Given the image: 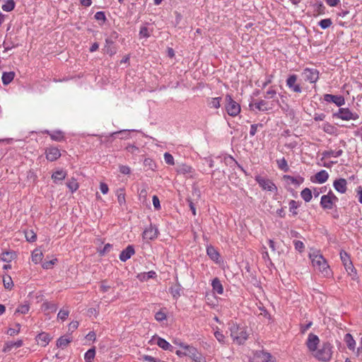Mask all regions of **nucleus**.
Returning a JSON list of instances; mask_svg holds the SVG:
<instances>
[{
  "instance_id": "nucleus-1",
  "label": "nucleus",
  "mask_w": 362,
  "mask_h": 362,
  "mask_svg": "<svg viewBox=\"0 0 362 362\" xmlns=\"http://www.w3.org/2000/svg\"><path fill=\"white\" fill-rule=\"evenodd\" d=\"M309 257L311 259L312 264L315 270L320 272L324 276H327L329 274V267L320 254L319 250H312L309 253Z\"/></svg>"
},
{
  "instance_id": "nucleus-2",
  "label": "nucleus",
  "mask_w": 362,
  "mask_h": 362,
  "mask_svg": "<svg viewBox=\"0 0 362 362\" xmlns=\"http://www.w3.org/2000/svg\"><path fill=\"white\" fill-rule=\"evenodd\" d=\"M230 336L233 341L238 344H243L247 339L248 334L243 327H240L237 325H233L230 327Z\"/></svg>"
},
{
  "instance_id": "nucleus-3",
  "label": "nucleus",
  "mask_w": 362,
  "mask_h": 362,
  "mask_svg": "<svg viewBox=\"0 0 362 362\" xmlns=\"http://www.w3.org/2000/svg\"><path fill=\"white\" fill-rule=\"evenodd\" d=\"M225 100V107L227 113L232 117L237 116L240 112V105L233 100L230 95H226Z\"/></svg>"
},
{
  "instance_id": "nucleus-4",
  "label": "nucleus",
  "mask_w": 362,
  "mask_h": 362,
  "mask_svg": "<svg viewBox=\"0 0 362 362\" xmlns=\"http://www.w3.org/2000/svg\"><path fill=\"white\" fill-rule=\"evenodd\" d=\"M314 356L318 360L327 361L331 358V345L329 343L323 344L322 347L315 351Z\"/></svg>"
},
{
  "instance_id": "nucleus-5",
  "label": "nucleus",
  "mask_w": 362,
  "mask_h": 362,
  "mask_svg": "<svg viewBox=\"0 0 362 362\" xmlns=\"http://www.w3.org/2000/svg\"><path fill=\"white\" fill-rule=\"evenodd\" d=\"M180 346L182 347L185 351V356H188L196 362H204V358L198 352L196 348L189 345H185L184 344H180Z\"/></svg>"
},
{
  "instance_id": "nucleus-6",
  "label": "nucleus",
  "mask_w": 362,
  "mask_h": 362,
  "mask_svg": "<svg viewBox=\"0 0 362 362\" xmlns=\"http://www.w3.org/2000/svg\"><path fill=\"white\" fill-rule=\"evenodd\" d=\"M340 257L346 271L348 272L349 275L353 276L352 279H354V276L356 275V269L353 266V264L350 259V257L345 251H341Z\"/></svg>"
},
{
  "instance_id": "nucleus-7",
  "label": "nucleus",
  "mask_w": 362,
  "mask_h": 362,
  "mask_svg": "<svg viewBox=\"0 0 362 362\" xmlns=\"http://www.w3.org/2000/svg\"><path fill=\"white\" fill-rule=\"evenodd\" d=\"M337 201L338 198L330 191L327 194L322 196L320 204L324 209H332L334 203Z\"/></svg>"
},
{
  "instance_id": "nucleus-8",
  "label": "nucleus",
  "mask_w": 362,
  "mask_h": 362,
  "mask_svg": "<svg viewBox=\"0 0 362 362\" xmlns=\"http://www.w3.org/2000/svg\"><path fill=\"white\" fill-rule=\"evenodd\" d=\"M255 180L263 189L268 190L270 192L277 191V187H276L274 183L269 180V179H266L261 176H256Z\"/></svg>"
},
{
  "instance_id": "nucleus-9",
  "label": "nucleus",
  "mask_w": 362,
  "mask_h": 362,
  "mask_svg": "<svg viewBox=\"0 0 362 362\" xmlns=\"http://www.w3.org/2000/svg\"><path fill=\"white\" fill-rule=\"evenodd\" d=\"M304 78L310 83H315L319 78V71L316 69L306 68L303 72Z\"/></svg>"
},
{
  "instance_id": "nucleus-10",
  "label": "nucleus",
  "mask_w": 362,
  "mask_h": 362,
  "mask_svg": "<svg viewBox=\"0 0 362 362\" xmlns=\"http://www.w3.org/2000/svg\"><path fill=\"white\" fill-rule=\"evenodd\" d=\"M335 116L343 120L356 119L357 118V115L352 113L348 108H340Z\"/></svg>"
},
{
  "instance_id": "nucleus-11",
  "label": "nucleus",
  "mask_w": 362,
  "mask_h": 362,
  "mask_svg": "<svg viewBox=\"0 0 362 362\" xmlns=\"http://www.w3.org/2000/svg\"><path fill=\"white\" fill-rule=\"evenodd\" d=\"M319 342H320V339H319L318 337L313 333H310L308 335V338L306 344H307L308 349L310 351L314 352L316 351L317 346L318 345Z\"/></svg>"
},
{
  "instance_id": "nucleus-12",
  "label": "nucleus",
  "mask_w": 362,
  "mask_h": 362,
  "mask_svg": "<svg viewBox=\"0 0 362 362\" xmlns=\"http://www.w3.org/2000/svg\"><path fill=\"white\" fill-rule=\"evenodd\" d=\"M45 153L47 159L49 161H54L61 156L59 150L55 147L48 148L46 150Z\"/></svg>"
},
{
  "instance_id": "nucleus-13",
  "label": "nucleus",
  "mask_w": 362,
  "mask_h": 362,
  "mask_svg": "<svg viewBox=\"0 0 362 362\" xmlns=\"http://www.w3.org/2000/svg\"><path fill=\"white\" fill-rule=\"evenodd\" d=\"M346 180L344 178H340L334 181L333 185L334 189L341 194H344L346 191Z\"/></svg>"
},
{
  "instance_id": "nucleus-14",
  "label": "nucleus",
  "mask_w": 362,
  "mask_h": 362,
  "mask_svg": "<svg viewBox=\"0 0 362 362\" xmlns=\"http://www.w3.org/2000/svg\"><path fill=\"white\" fill-rule=\"evenodd\" d=\"M325 100L327 102H332L337 106H341L344 104V98L341 95H334L331 94H326L325 95Z\"/></svg>"
},
{
  "instance_id": "nucleus-15",
  "label": "nucleus",
  "mask_w": 362,
  "mask_h": 362,
  "mask_svg": "<svg viewBox=\"0 0 362 362\" xmlns=\"http://www.w3.org/2000/svg\"><path fill=\"white\" fill-rule=\"evenodd\" d=\"M158 235V229L151 226L146 228L143 233V238L146 240H153Z\"/></svg>"
},
{
  "instance_id": "nucleus-16",
  "label": "nucleus",
  "mask_w": 362,
  "mask_h": 362,
  "mask_svg": "<svg viewBox=\"0 0 362 362\" xmlns=\"http://www.w3.org/2000/svg\"><path fill=\"white\" fill-rule=\"evenodd\" d=\"M134 247L132 245H129L120 253L119 259L122 262H126L134 254Z\"/></svg>"
},
{
  "instance_id": "nucleus-17",
  "label": "nucleus",
  "mask_w": 362,
  "mask_h": 362,
  "mask_svg": "<svg viewBox=\"0 0 362 362\" xmlns=\"http://www.w3.org/2000/svg\"><path fill=\"white\" fill-rule=\"evenodd\" d=\"M255 358L256 362H275L270 354L264 351L257 353Z\"/></svg>"
},
{
  "instance_id": "nucleus-18",
  "label": "nucleus",
  "mask_w": 362,
  "mask_h": 362,
  "mask_svg": "<svg viewBox=\"0 0 362 362\" xmlns=\"http://www.w3.org/2000/svg\"><path fill=\"white\" fill-rule=\"evenodd\" d=\"M23 341L21 339L18 340L17 341H7L5 343L4 347L3 349L4 352L11 351L13 348H19L22 346Z\"/></svg>"
},
{
  "instance_id": "nucleus-19",
  "label": "nucleus",
  "mask_w": 362,
  "mask_h": 362,
  "mask_svg": "<svg viewBox=\"0 0 362 362\" xmlns=\"http://www.w3.org/2000/svg\"><path fill=\"white\" fill-rule=\"evenodd\" d=\"M16 257V253L12 251H6L1 254V260L6 262H10Z\"/></svg>"
},
{
  "instance_id": "nucleus-20",
  "label": "nucleus",
  "mask_w": 362,
  "mask_h": 362,
  "mask_svg": "<svg viewBox=\"0 0 362 362\" xmlns=\"http://www.w3.org/2000/svg\"><path fill=\"white\" fill-rule=\"evenodd\" d=\"M211 286L214 291L216 292L218 294H222L223 293V288L218 278H215L211 283Z\"/></svg>"
},
{
  "instance_id": "nucleus-21",
  "label": "nucleus",
  "mask_w": 362,
  "mask_h": 362,
  "mask_svg": "<svg viewBox=\"0 0 362 362\" xmlns=\"http://www.w3.org/2000/svg\"><path fill=\"white\" fill-rule=\"evenodd\" d=\"M329 177V175L327 173L326 170H322L315 175V180L319 183H324L325 182Z\"/></svg>"
},
{
  "instance_id": "nucleus-22",
  "label": "nucleus",
  "mask_w": 362,
  "mask_h": 362,
  "mask_svg": "<svg viewBox=\"0 0 362 362\" xmlns=\"http://www.w3.org/2000/svg\"><path fill=\"white\" fill-rule=\"evenodd\" d=\"M182 290L181 285L178 283L173 285L170 288V292L172 294L173 297L175 299L178 298L180 296V291Z\"/></svg>"
},
{
  "instance_id": "nucleus-23",
  "label": "nucleus",
  "mask_w": 362,
  "mask_h": 362,
  "mask_svg": "<svg viewBox=\"0 0 362 362\" xmlns=\"http://www.w3.org/2000/svg\"><path fill=\"white\" fill-rule=\"evenodd\" d=\"M43 258L42 252L40 249H35L32 253V261L35 264L40 263Z\"/></svg>"
},
{
  "instance_id": "nucleus-24",
  "label": "nucleus",
  "mask_w": 362,
  "mask_h": 362,
  "mask_svg": "<svg viewBox=\"0 0 362 362\" xmlns=\"http://www.w3.org/2000/svg\"><path fill=\"white\" fill-rule=\"evenodd\" d=\"M66 173L65 171L61 170L54 172L52 175V179L54 182L63 180L66 177Z\"/></svg>"
},
{
  "instance_id": "nucleus-25",
  "label": "nucleus",
  "mask_w": 362,
  "mask_h": 362,
  "mask_svg": "<svg viewBox=\"0 0 362 362\" xmlns=\"http://www.w3.org/2000/svg\"><path fill=\"white\" fill-rule=\"evenodd\" d=\"M15 76V74L13 71L4 72L2 75V82L4 85L10 83Z\"/></svg>"
},
{
  "instance_id": "nucleus-26",
  "label": "nucleus",
  "mask_w": 362,
  "mask_h": 362,
  "mask_svg": "<svg viewBox=\"0 0 362 362\" xmlns=\"http://www.w3.org/2000/svg\"><path fill=\"white\" fill-rule=\"evenodd\" d=\"M66 186L72 193L76 192L79 187L78 183L74 177L68 180Z\"/></svg>"
},
{
  "instance_id": "nucleus-27",
  "label": "nucleus",
  "mask_w": 362,
  "mask_h": 362,
  "mask_svg": "<svg viewBox=\"0 0 362 362\" xmlns=\"http://www.w3.org/2000/svg\"><path fill=\"white\" fill-rule=\"evenodd\" d=\"M71 338L64 336L61 337L57 342V346L59 348L64 349L71 342Z\"/></svg>"
},
{
  "instance_id": "nucleus-28",
  "label": "nucleus",
  "mask_w": 362,
  "mask_h": 362,
  "mask_svg": "<svg viewBox=\"0 0 362 362\" xmlns=\"http://www.w3.org/2000/svg\"><path fill=\"white\" fill-rule=\"evenodd\" d=\"M344 341L346 344L347 347L350 350H354L356 346V341L353 339L352 336L350 334H346L344 337Z\"/></svg>"
},
{
  "instance_id": "nucleus-29",
  "label": "nucleus",
  "mask_w": 362,
  "mask_h": 362,
  "mask_svg": "<svg viewBox=\"0 0 362 362\" xmlns=\"http://www.w3.org/2000/svg\"><path fill=\"white\" fill-rule=\"evenodd\" d=\"M177 172L180 174H187L192 172V167L186 164H180L177 167Z\"/></svg>"
},
{
  "instance_id": "nucleus-30",
  "label": "nucleus",
  "mask_w": 362,
  "mask_h": 362,
  "mask_svg": "<svg viewBox=\"0 0 362 362\" xmlns=\"http://www.w3.org/2000/svg\"><path fill=\"white\" fill-rule=\"evenodd\" d=\"M49 337L46 333H41L37 335L38 342L40 343L41 346H45L49 341Z\"/></svg>"
},
{
  "instance_id": "nucleus-31",
  "label": "nucleus",
  "mask_w": 362,
  "mask_h": 362,
  "mask_svg": "<svg viewBox=\"0 0 362 362\" xmlns=\"http://www.w3.org/2000/svg\"><path fill=\"white\" fill-rule=\"evenodd\" d=\"M3 284L6 289L11 290L13 287V282L10 276L3 277Z\"/></svg>"
},
{
  "instance_id": "nucleus-32",
  "label": "nucleus",
  "mask_w": 362,
  "mask_h": 362,
  "mask_svg": "<svg viewBox=\"0 0 362 362\" xmlns=\"http://www.w3.org/2000/svg\"><path fill=\"white\" fill-rule=\"evenodd\" d=\"M250 107L253 105L250 104ZM254 106L259 111H267L269 108L267 107V103L264 100H260L259 103L254 104Z\"/></svg>"
},
{
  "instance_id": "nucleus-33",
  "label": "nucleus",
  "mask_w": 362,
  "mask_h": 362,
  "mask_svg": "<svg viewBox=\"0 0 362 362\" xmlns=\"http://www.w3.org/2000/svg\"><path fill=\"white\" fill-rule=\"evenodd\" d=\"M206 252L207 255L211 257V259L216 260L218 259L219 254L212 246L208 247Z\"/></svg>"
},
{
  "instance_id": "nucleus-34",
  "label": "nucleus",
  "mask_w": 362,
  "mask_h": 362,
  "mask_svg": "<svg viewBox=\"0 0 362 362\" xmlns=\"http://www.w3.org/2000/svg\"><path fill=\"white\" fill-rule=\"evenodd\" d=\"M157 344L164 350H170L172 348V346L166 340L160 337L158 338Z\"/></svg>"
},
{
  "instance_id": "nucleus-35",
  "label": "nucleus",
  "mask_w": 362,
  "mask_h": 362,
  "mask_svg": "<svg viewBox=\"0 0 362 362\" xmlns=\"http://www.w3.org/2000/svg\"><path fill=\"white\" fill-rule=\"evenodd\" d=\"M95 356V348L90 349L85 354L84 358L86 362H92Z\"/></svg>"
},
{
  "instance_id": "nucleus-36",
  "label": "nucleus",
  "mask_w": 362,
  "mask_h": 362,
  "mask_svg": "<svg viewBox=\"0 0 362 362\" xmlns=\"http://www.w3.org/2000/svg\"><path fill=\"white\" fill-rule=\"evenodd\" d=\"M301 197L306 202H308L312 199V192L309 188H305L301 192Z\"/></svg>"
},
{
  "instance_id": "nucleus-37",
  "label": "nucleus",
  "mask_w": 362,
  "mask_h": 362,
  "mask_svg": "<svg viewBox=\"0 0 362 362\" xmlns=\"http://www.w3.org/2000/svg\"><path fill=\"white\" fill-rule=\"evenodd\" d=\"M221 100V97L213 98L209 102V105L210 106V107L218 109L221 106V104H220Z\"/></svg>"
},
{
  "instance_id": "nucleus-38",
  "label": "nucleus",
  "mask_w": 362,
  "mask_h": 362,
  "mask_svg": "<svg viewBox=\"0 0 362 362\" xmlns=\"http://www.w3.org/2000/svg\"><path fill=\"white\" fill-rule=\"evenodd\" d=\"M42 308L45 310H49L52 313L56 312L57 310V305L51 303H44L42 304Z\"/></svg>"
},
{
  "instance_id": "nucleus-39",
  "label": "nucleus",
  "mask_w": 362,
  "mask_h": 362,
  "mask_svg": "<svg viewBox=\"0 0 362 362\" xmlns=\"http://www.w3.org/2000/svg\"><path fill=\"white\" fill-rule=\"evenodd\" d=\"M342 153V150H339L337 151H325L322 155L325 156V157H327V158H330V157H339L341 155Z\"/></svg>"
},
{
  "instance_id": "nucleus-40",
  "label": "nucleus",
  "mask_w": 362,
  "mask_h": 362,
  "mask_svg": "<svg viewBox=\"0 0 362 362\" xmlns=\"http://www.w3.org/2000/svg\"><path fill=\"white\" fill-rule=\"evenodd\" d=\"M15 7V3L13 0H8L5 4H4L1 8L5 11H11Z\"/></svg>"
},
{
  "instance_id": "nucleus-41",
  "label": "nucleus",
  "mask_w": 362,
  "mask_h": 362,
  "mask_svg": "<svg viewBox=\"0 0 362 362\" xmlns=\"http://www.w3.org/2000/svg\"><path fill=\"white\" fill-rule=\"evenodd\" d=\"M49 135L51 139L54 141H60L64 139L62 132L59 131L49 134Z\"/></svg>"
},
{
  "instance_id": "nucleus-42",
  "label": "nucleus",
  "mask_w": 362,
  "mask_h": 362,
  "mask_svg": "<svg viewBox=\"0 0 362 362\" xmlns=\"http://www.w3.org/2000/svg\"><path fill=\"white\" fill-rule=\"evenodd\" d=\"M279 168L284 170V172H287L288 170V167L287 165V161L285 158H282L281 160H277Z\"/></svg>"
},
{
  "instance_id": "nucleus-43",
  "label": "nucleus",
  "mask_w": 362,
  "mask_h": 362,
  "mask_svg": "<svg viewBox=\"0 0 362 362\" xmlns=\"http://www.w3.org/2000/svg\"><path fill=\"white\" fill-rule=\"evenodd\" d=\"M332 21L330 18L322 19L319 22L320 26L322 29L328 28L332 25Z\"/></svg>"
},
{
  "instance_id": "nucleus-44",
  "label": "nucleus",
  "mask_w": 362,
  "mask_h": 362,
  "mask_svg": "<svg viewBox=\"0 0 362 362\" xmlns=\"http://www.w3.org/2000/svg\"><path fill=\"white\" fill-rule=\"evenodd\" d=\"M25 235L26 240L29 242H34L37 238L36 234L33 230L26 231Z\"/></svg>"
},
{
  "instance_id": "nucleus-45",
  "label": "nucleus",
  "mask_w": 362,
  "mask_h": 362,
  "mask_svg": "<svg viewBox=\"0 0 362 362\" xmlns=\"http://www.w3.org/2000/svg\"><path fill=\"white\" fill-rule=\"evenodd\" d=\"M296 81H297V77L296 75L290 76L286 81L287 86L290 88H292L294 86V85L296 84Z\"/></svg>"
},
{
  "instance_id": "nucleus-46",
  "label": "nucleus",
  "mask_w": 362,
  "mask_h": 362,
  "mask_svg": "<svg viewBox=\"0 0 362 362\" xmlns=\"http://www.w3.org/2000/svg\"><path fill=\"white\" fill-rule=\"evenodd\" d=\"M117 200L119 205H122L125 203V194L123 193L122 189L117 192Z\"/></svg>"
},
{
  "instance_id": "nucleus-47",
  "label": "nucleus",
  "mask_w": 362,
  "mask_h": 362,
  "mask_svg": "<svg viewBox=\"0 0 362 362\" xmlns=\"http://www.w3.org/2000/svg\"><path fill=\"white\" fill-rule=\"evenodd\" d=\"M29 308L30 307L28 304L21 305L17 308L16 313L25 314L29 311Z\"/></svg>"
},
{
  "instance_id": "nucleus-48",
  "label": "nucleus",
  "mask_w": 362,
  "mask_h": 362,
  "mask_svg": "<svg viewBox=\"0 0 362 362\" xmlns=\"http://www.w3.org/2000/svg\"><path fill=\"white\" fill-rule=\"evenodd\" d=\"M299 206V204L295 200H291L289 202V208L290 211H292L293 214L296 215L297 212L295 211L298 207Z\"/></svg>"
},
{
  "instance_id": "nucleus-49",
  "label": "nucleus",
  "mask_w": 362,
  "mask_h": 362,
  "mask_svg": "<svg viewBox=\"0 0 362 362\" xmlns=\"http://www.w3.org/2000/svg\"><path fill=\"white\" fill-rule=\"evenodd\" d=\"M69 314V311L67 310H60L58 315H57V317L62 320H64L67 318L68 315Z\"/></svg>"
},
{
  "instance_id": "nucleus-50",
  "label": "nucleus",
  "mask_w": 362,
  "mask_h": 362,
  "mask_svg": "<svg viewBox=\"0 0 362 362\" xmlns=\"http://www.w3.org/2000/svg\"><path fill=\"white\" fill-rule=\"evenodd\" d=\"M293 245H294L295 249L300 252H301L304 249V244L302 241L293 240Z\"/></svg>"
},
{
  "instance_id": "nucleus-51",
  "label": "nucleus",
  "mask_w": 362,
  "mask_h": 362,
  "mask_svg": "<svg viewBox=\"0 0 362 362\" xmlns=\"http://www.w3.org/2000/svg\"><path fill=\"white\" fill-rule=\"evenodd\" d=\"M147 194H148L147 187H146V186H144V187L143 189H141V191L139 192V199L142 200V201H146V197H147Z\"/></svg>"
},
{
  "instance_id": "nucleus-52",
  "label": "nucleus",
  "mask_w": 362,
  "mask_h": 362,
  "mask_svg": "<svg viewBox=\"0 0 362 362\" xmlns=\"http://www.w3.org/2000/svg\"><path fill=\"white\" fill-rule=\"evenodd\" d=\"M164 159L166 163L169 165H174L173 156L169 153H165Z\"/></svg>"
},
{
  "instance_id": "nucleus-53",
  "label": "nucleus",
  "mask_w": 362,
  "mask_h": 362,
  "mask_svg": "<svg viewBox=\"0 0 362 362\" xmlns=\"http://www.w3.org/2000/svg\"><path fill=\"white\" fill-rule=\"evenodd\" d=\"M16 326L18 328L17 329H15V328H13V329L12 328H9L8 329V331H7V334H9L10 336H14V335L18 334L19 332H20V327H21V325H20V324L17 323L16 325Z\"/></svg>"
},
{
  "instance_id": "nucleus-54",
  "label": "nucleus",
  "mask_w": 362,
  "mask_h": 362,
  "mask_svg": "<svg viewBox=\"0 0 362 362\" xmlns=\"http://www.w3.org/2000/svg\"><path fill=\"white\" fill-rule=\"evenodd\" d=\"M155 318L157 321L161 322L166 319V315L162 311H158L156 313Z\"/></svg>"
},
{
  "instance_id": "nucleus-55",
  "label": "nucleus",
  "mask_w": 362,
  "mask_h": 362,
  "mask_svg": "<svg viewBox=\"0 0 362 362\" xmlns=\"http://www.w3.org/2000/svg\"><path fill=\"white\" fill-rule=\"evenodd\" d=\"M56 262L57 259H53L50 261L45 262L42 264V267L46 269H50L52 267V265L55 264Z\"/></svg>"
},
{
  "instance_id": "nucleus-56",
  "label": "nucleus",
  "mask_w": 362,
  "mask_h": 362,
  "mask_svg": "<svg viewBox=\"0 0 362 362\" xmlns=\"http://www.w3.org/2000/svg\"><path fill=\"white\" fill-rule=\"evenodd\" d=\"M284 179L286 180L287 181H289L293 185H300V182L296 178L291 175H284Z\"/></svg>"
},
{
  "instance_id": "nucleus-57",
  "label": "nucleus",
  "mask_w": 362,
  "mask_h": 362,
  "mask_svg": "<svg viewBox=\"0 0 362 362\" xmlns=\"http://www.w3.org/2000/svg\"><path fill=\"white\" fill-rule=\"evenodd\" d=\"M139 35L141 37H148L150 36L149 32L146 27H142L140 29Z\"/></svg>"
},
{
  "instance_id": "nucleus-58",
  "label": "nucleus",
  "mask_w": 362,
  "mask_h": 362,
  "mask_svg": "<svg viewBox=\"0 0 362 362\" xmlns=\"http://www.w3.org/2000/svg\"><path fill=\"white\" fill-rule=\"evenodd\" d=\"M119 172L124 175H129L131 173L130 168L127 165H120Z\"/></svg>"
},
{
  "instance_id": "nucleus-59",
  "label": "nucleus",
  "mask_w": 362,
  "mask_h": 362,
  "mask_svg": "<svg viewBox=\"0 0 362 362\" xmlns=\"http://www.w3.org/2000/svg\"><path fill=\"white\" fill-rule=\"evenodd\" d=\"M153 204L156 209L158 210L160 209V201L156 195L153 197Z\"/></svg>"
},
{
  "instance_id": "nucleus-60",
  "label": "nucleus",
  "mask_w": 362,
  "mask_h": 362,
  "mask_svg": "<svg viewBox=\"0 0 362 362\" xmlns=\"http://www.w3.org/2000/svg\"><path fill=\"white\" fill-rule=\"evenodd\" d=\"M145 166H148L150 169L153 170L155 164L151 158H146L144 161Z\"/></svg>"
},
{
  "instance_id": "nucleus-61",
  "label": "nucleus",
  "mask_w": 362,
  "mask_h": 362,
  "mask_svg": "<svg viewBox=\"0 0 362 362\" xmlns=\"http://www.w3.org/2000/svg\"><path fill=\"white\" fill-rule=\"evenodd\" d=\"M262 127V124H252L250 127V134L254 136L256 134L258 127Z\"/></svg>"
},
{
  "instance_id": "nucleus-62",
  "label": "nucleus",
  "mask_w": 362,
  "mask_h": 362,
  "mask_svg": "<svg viewBox=\"0 0 362 362\" xmlns=\"http://www.w3.org/2000/svg\"><path fill=\"white\" fill-rule=\"evenodd\" d=\"M95 18L98 21H105V16L104 12L103 11H98L95 14Z\"/></svg>"
},
{
  "instance_id": "nucleus-63",
  "label": "nucleus",
  "mask_w": 362,
  "mask_h": 362,
  "mask_svg": "<svg viewBox=\"0 0 362 362\" xmlns=\"http://www.w3.org/2000/svg\"><path fill=\"white\" fill-rule=\"evenodd\" d=\"M112 245L111 244H110V243L106 244V245L104 246L103 249L102 250H100V254L101 255H105V253L108 252L110 250V249L112 248Z\"/></svg>"
},
{
  "instance_id": "nucleus-64",
  "label": "nucleus",
  "mask_w": 362,
  "mask_h": 362,
  "mask_svg": "<svg viewBox=\"0 0 362 362\" xmlns=\"http://www.w3.org/2000/svg\"><path fill=\"white\" fill-rule=\"evenodd\" d=\"M100 189L101 192L104 194H107L109 189L108 186L104 182H100Z\"/></svg>"
}]
</instances>
